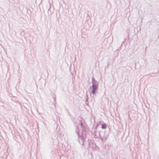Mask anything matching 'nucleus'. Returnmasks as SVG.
<instances>
[{
    "label": "nucleus",
    "instance_id": "nucleus-1",
    "mask_svg": "<svg viewBox=\"0 0 159 159\" xmlns=\"http://www.w3.org/2000/svg\"><path fill=\"white\" fill-rule=\"evenodd\" d=\"M93 90H92V93L93 94H94L95 93V92L97 89V88L94 86V85H93L92 86Z\"/></svg>",
    "mask_w": 159,
    "mask_h": 159
},
{
    "label": "nucleus",
    "instance_id": "nucleus-2",
    "mask_svg": "<svg viewBox=\"0 0 159 159\" xmlns=\"http://www.w3.org/2000/svg\"><path fill=\"white\" fill-rule=\"evenodd\" d=\"M107 128V125L106 124H104L102 125V128L103 129H105Z\"/></svg>",
    "mask_w": 159,
    "mask_h": 159
}]
</instances>
